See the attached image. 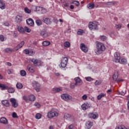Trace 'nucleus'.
Returning a JSON list of instances; mask_svg holds the SVG:
<instances>
[{
	"label": "nucleus",
	"instance_id": "58",
	"mask_svg": "<svg viewBox=\"0 0 129 129\" xmlns=\"http://www.w3.org/2000/svg\"><path fill=\"white\" fill-rule=\"evenodd\" d=\"M35 54V52L33 50L29 51V56H33Z\"/></svg>",
	"mask_w": 129,
	"mask_h": 129
},
{
	"label": "nucleus",
	"instance_id": "15",
	"mask_svg": "<svg viewBox=\"0 0 129 129\" xmlns=\"http://www.w3.org/2000/svg\"><path fill=\"white\" fill-rule=\"evenodd\" d=\"M0 122L3 124L7 125L8 123V119H7L5 117H2L0 118Z\"/></svg>",
	"mask_w": 129,
	"mask_h": 129
},
{
	"label": "nucleus",
	"instance_id": "4",
	"mask_svg": "<svg viewBox=\"0 0 129 129\" xmlns=\"http://www.w3.org/2000/svg\"><path fill=\"white\" fill-rule=\"evenodd\" d=\"M117 78H118V72L116 71L112 76V79L113 81H116L117 83H119V82H122V81H123V79Z\"/></svg>",
	"mask_w": 129,
	"mask_h": 129
},
{
	"label": "nucleus",
	"instance_id": "64",
	"mask_svg": "<svg viewBox=\"0 0 129 129\" xmlns=\"http://www.w3.org/2000/svg\"><path fill=\"white\" fill-rule=\"evenodd\" d=\"M52 22H53V23H55V24H58V20L56 19H53Z\"/></svg>",
	"mask_w": 129,
	"mask_h": 129
},
{
	"label": "nucleus",
	"instance_id": "46",
	"mask_svg": "<svg viewBox=\"0 0 129 129\" xmlns=\"http://www.w3.org/2000/svg\"><path fill=\"white\" fill-rule=\"evenodd\" d=\"M36 24L37 26H41L42 25V21L40 20H37L36 21Z\"/></svg>",
	"mask_w": 129,
	"mask_h": 129
},
{
	"label": "nucleus",
	"instance_id": "25",
	"mask_svg": "<svg viewBox=\"0 0 129 129\" xmlns=\"http://www.w3.org/2000/svg\"><path fill=\"white\" fill-rule=\"evenodd\" d=\"M17 29L19 33H21V34H24L25 29H24V28L22 27L18 26Z\"/></svg>",
	"mask_w": 129,
	"mask_h": 129
},
{
	"label": "nucleus",
	"instance_id": "41",
	"mask_svg": "<svg viewBox=\"0 0 129 129\" xmlns=\"http://www.w3.org/2000/svg\"><path fill=\"white\" fill-rule=\"evenodd\" d=\"M64 47H66V48H69L70 47V42L68 41H66L64 43Z\"/></svg>",
	"mask_w": 129,
	"mask_h": 129
},
{
	"label": "nucleus",
	"instance_id": "33",
	"mask_svg": "<svg viewBox=\"0 0 129 129\" xmlns=\"http://www.w3.org/2000/svg\"><path fill=\"white\" fill-rule=\"evenodd\" d=\"M43 7H40V6H37L35 8L36 11L38 14H41V12L42 11V9Z\"/></svg>",
	"mask_w": 129,
	"mask_h": 129
},
{
	"label": "nucleus",
	"instance_id": "18",
	"mask_svg": "<svg viewBox=\"0 0 129 129\" xmlns=\"http://www.w3.org/2000/svg\"><path fill=\"white\" fill-rule=\"evenodd\" d=\"M26 23L29 26H34V21L33 19L29 18L26 20Z\"/></svg>",
	"mask_w": 129,
	"mask_h": 129
},
{
	"label": "nucleus",
	"instance_id": "38",
	"mask_svg": "<svg viewBox=\"0 0 129 129\" xmlns=\"http://www.w3.org/2000/svg\"><path fill=\"white\" fill-rule=\"evenodd\" d=\"M125 93H126V91H125V90H122L121 92L120 91L118 92V94L119 95H124Z\"/></svg>",
	"mask_w": 129,
	"mask_h": 129
},
{
	"label": "nucleus",
	"instance_id": "53",
	"mask_svg": "<svg viewBox=\"0 0 129 129\" xmlns=\"http://www.w3.org/2000/svg\"><path fill=\"white\" fill-rule=\"evenodd\" d=\"M71 88L73 89V88H75V86H77V85L76 83H72L71 84Z\"/></svg>",
	"mask_w": 129,
	"mask_h": 129
},
{
	"label": "nucleus",
	"instance_id": "28",
	"mask_svg": "<svg viewBox=\"0 0 129 129\" xmlns=\"http://www.w3.org/2000/svg\"><path fill=\"white\" fill-rule=\"evenodd\" d=\"M118 63H120V64H125L127 63V60H126L125 58H120V61L118 62Z\"/></svg>",
	"mask_w": 129,
	"mask_h": 129
},
{
	"label": "nucleus",
	"instance_id": "61",
	"mask_svg": "<svg viewBox=\"0 0 129 129\" xmlns=\"http://www.w3.org/2000/svg\"><path fill=\"white\" fill-rule=\"evenodd\" d=\"M74 128V125L71 124L68 126L69 129H73Z\"/></svg>",
	"mask_w": 129,
	"mask_h": 129
},
{
	"label": "nucleus",
	"instance_id": "35",
	"mask_svg": "<svg viewBox=\"0 0 129 129\" xmlns=\"http://www.w3.org/2000/svg\"><path fill=\"white\" fill-rule=\"evenodd\" d=\"M16 87L18 89H22L23 88V84L21 83H17Z\"/></svg>",
	"mask_w": 129,
	"mask_h": 129
},
{
	"label": "nucleus",
	"instance_id": "1",
	"mask_svg": "<svg viewBox=\"0 0 129 129\" xmlns=\"http://www.w3.org/2000/svg\"><path fill=\"white\" fill-rule=\"evenodd\" d=\"M96 50L95 52L97 55H100L104 51H105V46L104 44L101 42H97L96 46Z\"/></svg>",
	"mask_w": 129,
	"mask_h": 129
},
{
	"label": "nucleus",
	"instance_id": "14",
	"mask_svg": "<svg viewBox=\"0 0 129 129\" xmlns=\"http://www.w3.org/2000/svg\"><path fill=\"white\" fill-rule=\"evenodd\" d=\"M81 50L84 52V53H87L88 52V47L84 43H81L80 45Z\"/></svg>",
	"mask_w": 129,
	"mask_h": 129
},
{
	"label": "nucleus",
	"instance_id": "54",
	"mask_svg": "<svg viewBox=\"0 0 129 129\" xmlns=\"http://www.w3.org/2000/svg\"><path fill=\"white\" fill-rule=\"evenodd\" d=\"M0 40L2 42H4L5 41V36L3 35H0Z\"/></svg>",
	"mask_w": 129,
	"mask_h": 129
},
{
	"label": "nucleus",
	"instance_id": "13",
	"mask_svg": "<svg viewBox=\"0 0 129 129\" xmlns=\"http://www.w3.org/2000/svg\"><path fill=\"white\" fill-rule=\"evenodd\" d=\"M74 80L76 82L75 83L77 85V86H81V85H82V84H83V82L82 81L81 79H80V78L78 77L75 78Z\"/></svg>",
	"mask_w": 129,
	"mask_h": 129
},
{
	"label": "nucleus",
	"instance_id": "39",
	"mask_svg": "<svg viewBox=\"0 0 129 129\" xmlns=\"http://www.w3.org/2000/svg\"><path fill=\"white\" fill-rule=\"evenodd\" d=\"M100 40H101V41H106V40H107V37L103 35V36H101L100 37Z\"/></svg>",
	"mask_w": 129,
	"mask_h": 129
},
{
	"label": "nucleus",
	"instance_id": "57",
	"mask_svg": "<svg viewBox=\"0 0 129 129\" xmlns=\"http://www.w3.org/2000/svg\"><path fill=\"white\" fill-rule=\"evenodd\" d=\"M115 28L116 29H118V30H119V29L121 28V25H120V24L116 25L115 26Z\"/></svg>",
	"mask_w": 129,
	"mask_h": 129
},
{
	"label": "nucleus",
	"instance_id": "23",
	"mask_svg": "<svg viewBox=\"0 0 129 129\" xmlns=\"http://www.w3.org/2000/svg\"><path fill=\"white\" fill-rule=\"evenodd\" d=\"M72 116L71 114L68 113H65L64 115V119H67L68 120H70L72 118Z\"/></svg>",
	"mask_w": 129,
	"mask_h": 129
},
{
	"label": "nucleus",
	"instance_id": "45",
	"mask_svg": "<svg viewBox=\"0 0 129 129\" xmlns=\"http://www.w3.org/2000/svg\"><path fill=\"white\" fill-rule=\"evenodd\" d=\"M73 4H74V5H75L76 7H79V6H80V3H79V2L76 1L73 2Z\"/></svg>",
	"mask_w": 129,
	"mask_h": 129
},
{
	"label": "nucleus",
	"instance_id": "19",
	"mask_svg": "<svg viewBox=\"0 0 129 129\" xmlns=\"http://www.w3.org/2000/svg\"><path fill=\"white\" fill-rule=\"evenodd\" d=\"M0 88L1 90H6L9 89V86L6 84H3L0 83Z\"/></svg>",
	"mask_w": 129,
	"mask_h": 129
},
{
	"label": "nucleus",
	"instance_id": "10",
	"mask_svg": "<svg viewBox=\"0 0 129 129\" xmlns=\"http://www.w3.org/2000/svg\"><path fill=\"white\" fill-rule=\"evenodd\" d=\"M61 97L62 99L65 100L66 101H68V100H71V99H72V96L67 94H63L61 96Z\"/></svg>",
	"mask_w": 129,
	"mask_h": 129
},
{
	"label": "nucleus",
	"instance_id": "16",
	"mask_svg": "<svg viewBox=\"0 0 129 129\" xmlns=\"http://www.w3.org/2000/svg\"><path fill=\"white\" fill-rule=\"evenodd\" d=\"M116 4H117V2L115 1L104 3V5H106V6H114L115 5H116Z\"/></svg>",
	"mask_w": 129,
	"mask_h": 129
},
{
	"label": "nucleus",
	"instance_id": "17",
	"mask_svg": "<svg viewBox=\"0 0 129 129\" xmlns=\"http://www.w3.org/2000/svg\"><path fill=\"white\" fill-rule=\"evenodd\" d=\"M93 125V123L91 121H87L86 123V127L87 129H90Z\"/></svg>",
	"mask_w": 129,
	"mask_h": 129
},
{
	"label": "nucleus",
	"instance_id": "48",
	"mask_svg": "<svg viewBox=\"0 0 129 129\" xmlns=\"http://www.w3.org/2000/svg\"><path fill=\"white\" fill-rule=\"evenodd\" d=\"M46 13H47V10L42 7L40 14H46Z\"/></svg>",
	"mask_w": 129,
	"mask_h": 129
},
{
	"label": "nucleus",
	"instance_id": "2",
	"mask_svg": "<svg viewBox=\"0 0 129 129\" xmlns=\"http://www.w3.org/2000/svg\"><path fill=\"white\" fill-rule=\"evenodd\" d=\"M24 45H25V41H22L20 44H18L17 46L15 47L13 49L10 48L5 49V53H12L13 51L16 52L21 49Z\"/></svg>",
	"mask_w": 129,
	"mask_h": 129
},
{
	"label": "nucleus",
	"instance_id": "62",
	"mask_svg": "<svg viewBox=\"0 0 129 129\" xmlns=\"http://www.w3.org/2000/svg\"><path fill=\"white\" fill-rule=\"evenodd\" d=\"M85 79L87 80V81H91V77H86Z\"/></svg>",
	"mask_w": 129,
	"mask_h": 129
},
{
	"label": "nucleus",
	"instance_id": "44",
	"mask_svg": "<svg viewBox=\"0 0 129 129\" xmlns=\"http://www.w3.org/2000/svg\"><path fill=\"white\" fill-rule=\"evenodd\" d=\"M24 31H25V32H27V33L31 32V29L30 28H29L28 27H26V26H25L24 27Z\"/></svg>",
	"mask_w": 129,
	"mask_h": 129
},
{
	"label": "nucleus",
	"instance_id": "55",
	"mask_svg": "<svg viewBox=\"0 0 129 129\" xmlns=\"http://www.w3.org/2000/svg\"><path fill=\"white\" fill-rule=\"evenodd\" d=\"M34 106H35L37 108H39L41 106L39 103H35L34 104Z\"/></svg>",
	"mask_w": 129,
	"mask_h": 129
},
{
	"label": "nucleus",
	"instance_id": "63",
	"mask_svg": "<svg viewBox=\"0 0 129 129\" xmlns=\"http://www.w3.org/2000/svg\"><path fill=\"white\" fill-rule=\"evenodd\" d=\"M45 33H46V32H45V31H41L40 32L41 36H42V37H44Z\"/></svg>",
	"mask_w": 129,
	"mask_h": 129
},
{
	"label": "nucleus",
	"instance_id": "7",
	"mask_svg": "<svg viewBox=\"0 0 129 129\" xmlns=\"http://www.w3.org/2000/svg\"><path fill=\"white\" fill-rule=\"evenodd\" d=\"M47 116L48 118H53L55 116H58V112L52 110L48 112Z\"/></svg>",
	"mask_w": 129,
	"mask_h": 129
},
{
	"label": "nucleus",
	"instance_id": "21",
	"mask_svg": "<svg viewBox=\"0 0 129 129\" xmlns=\"http://www.w3.org/2000/svg\"><path fill=\"white\" fill-rule=\"evenodd\" d=\"M43 22H44V23H45V24H46L47 25H50L51 23H52L50 19L46 18H44L43 19Z\"/></svg>",
	"mask_w": 129,
	"mask_h": 129
},
{
	"label": "nucleus",
	"instance_id": "51",
	"mask_svg": "<svg viewBox=\"0 0 129 129\" xmlns=\"http://www.w3.org/2000/svg\"><path fill=\"white\" fill-rule=\"evenodd\" d=\"M12 117H13V118H18V115L17 114V113L13 112V114H12Z\"/></svg>",
	"mask_w": 129,
	"mask_h": 129
},
{
	"label": "nucleus",
	"instance_id": "50",
	"mask_svg": "<svg viewBox=\"0 0 129 129\" xmlns=\"http://www.w3.org/2000/svg\"><path fill=\"white\" fill-rule=\"evenodd\" d=\"M78 35H81L83 34V30L80 29L78 32H77Z\"/></svg>",
	"mask_w": 129,
	"mask_h": 129
},
{
	"label": "nucleus",
	"instance_id": "36",
	"mask_svg": "<svg viewBox=\"0 0 129 129\" xmlns=\"http://www.w3.org/2000/svg\"><path fill=\"white\" fill-rule=\"evenodd\" d=\"M50 44H51V42H50L49 41H44L42 42V45H43V46H44V47L49 46V45H50Z\"/></svg>",
	"mask_w": 129,
	"mask_h": 129
},
{
	"label": "nucleus",
	"instance_id": "26",
	"mask_svg": "<svg viewBox=\"0 0 129 129\" xmlns=\"http://www.w3.org/2000/svg\"><path fill=\"white\" fill-rule=\"evenodd\" d=\"M89 118H93V119H95L96 117H97V115L94 113H91L88 115Z\"/></svg>",
	"mask_w": 129,
	"mask_h": 129
},
{
	"label": "nucleus",
	"instance_id": "29",
	"mask_svg": "<svg viewBox=\"0 0 129 129\" xmlns=\"http://www.w3.org/2000/svg\"><path fill=\"white\" fill-rule=\"evenodd\" d=\"M29 101H35L36 100V97L34 95H30L29 96Z\"/></svg>",
	"mask_w": 129,
	"mask_h": 129
},
{
	"label": "nucleus",
	"instance_id": "31",
	"mask_svg": "<svg viewBox=\"0 0 129 129\" xmlns=\"http://www.w3.org/2000/svg\"><path fill=\"white\" fill-rule=\"evenodd\" d=\"M8 92H9V93H15V89L13 87H10L9 88L8 87Z\"/></svg>",
	"mask_w": 129,
	"mask_h": 129
},
{
	"label": "nucleus",
	"instance_id": "6",
	"mask_svg": "<svg viewBox=\"0 0 129 129\" xmlns=\"http://www.w3.org/2000/svg\"><path fill=\"white\" fill-rule=\"evenodd\" d=\"M113 61L115 62V63H118L120 60V54L119 53L116 52L114 54V57L113 58Z\"/></svg>",
	"mask_w": 129,
	"mask_h": 129
},
{
	"label": "nucleus",
	"instance_id": "5",
	"mask_svg": "<svg viewBox=\"0 0 129 129\" xmlns=\"http://www.w3.org/2000/svg\"><path fill=\"white\" fill-rule=\"evenodd\" d=\"M32 85L37 92H40V91L41 90V85L39 83L34 81Z\"/></svg>",
	"mask_w": 129,
	"mask_h": 129
},
{
	"label": "nucleus",
	"instance_id": "22",
	"mask_svg": "<svg viewBox=\"0 0 129 129\" xmlns=\"http://www.w3.org/2000/svg\"><path fill=\"white\" fill-rule=\"evenodd\" d=\"M15 20L17 23H21L22 21V17L20 15H17L15 18Z\"/></svg>",
	"mask_w": 129,
	"mask_h": 129
},
{
	"label": "nucleus",
	"instance_id": "8",
	"mask_svg": "<svg viewBox=\"0 0 129 129\" xmlns=\"http://www.w3.org/2000/svg\"><path fill=\"white\" fill-rule=\"evenodd\" d=\"M68 63V58L66 57H62L60 62V66L62 68H65L67 66Z\"/></svg>",
	"mask_w": 129,
	"mask_h": 129
},
{
	"label": "nucleus",
	"instance_id": "47",
	"mask_svg": "<svg viewBox=\"0 0 129 129\" xmlns=\"http://www.w3.org/2000/svg\"><path fill=\"white\" fill-rule=\"evenodd\" d=\"M63 5L66 8H69V3L64 2L63 3Z\"/></svg>",
	"mask_w": 129,
	"mask_h": 129
},
{
	"label": "nucleus",
	"instance_id": "32",
	"mask_svg": "<svg viewBox=\"0 0 129 129\" xmlns=\"http://www.w3.org/2000/svg\"><path fill=\"white\" fill-rule=\"evenodd\" d=\"M105 96V94L103 93H101L97 96V99L98 100H100V99H101L102 97H104Z\"/></svg>",
	"mask_w": 129,
	"mask_h": 129
},
{
	"label": "nucleus",
	"instance_id": "34",
	"mask_svg": "<svg viewBox=\"0 0 129 129\" xmlns=\"http://www.w3.org/2000/svg\"><path fill=\"white\" fill-rule=\"evenodd\" d=\"M27 69L28 71L31 73H34V72H35V70L34 69V68H33V67H28Z\"/></svg>",
	"mask_w": 129,
	"mask_h": 129
},
{
	"label": "nucleus",
	"instance_id": "40",
	"mask_svg": "<svg viewBox=\"0 0 129 129\" xmlns=\"http://www.w3.org/2000/svg\"><path fill=\"white\" fill-rule=\"evenodd\" d=\"M24 11L26 14H31L32 12L31 10L29 9L28 8H25L24 9Z\"/></svg>",
	"mask_w": 129,
	"mask_h": 129
},
{
	"label": "nucleus",
	"instance_id": "3",
	"mask_svg": "<svg viewBox=\"0 0 129 129\" xmlns=\"http://www.w3.org/2000/svg\"><path fill=\"white\" fill-rule=\"evenodd\" d=\"M98 23L97 22H90L89 23V28L90 30H98Z\"/></svg>",
	"mask_w": 129,
	"mask_h": 129
},
{
	"label": "nucleus",
	"instance_id": "30",
	"mask_svg": "<svg viewBox=\"0 0 129 129\" xmlns=\"http://www.w3.org/2000/svg\"><path fill=\"white\" fill-rule=\"evenodd\" d=\"M60 91H62V90L59 88L52 89V92H53V93H57L58 92H60Z\"/></svg>",
	"mask_w": 129,
	"mask_h": 129
},
{
	"label": "nucleus",
	"instance_id": "43",
	"mask_svg": "<svg viewBox=\"0 0 129 129\" xmlns=\"http://www.w3.org/2000/svg\"><path fill=\"white\" fill-rule=\"evenodd\" d=\"M22 98L23 100H25V101H26V102H29V98H28V97H27L26 96H23L22 97Z\"/></svg>",
	"mask_w": 129,
	"mask_h": 129
},
{
	"label": "nucleus",
	"instance_id": "20",
	"mask_svg": "<svg viewBox=\"0 0 129 129\" xmlns=\"http://www.w3.org/2000/svg\"><path fill=\"white\" fill-rule=\"evenodd\" d=\"M2 104L4 105L5 106H6L7 107H9L10 106V103L9 102V101L7 100H4L2 101Z\"/></svg>",
	"mask_w": 129,
	"mask_h": 129
},
{
	"label": "nucleus",
	"instance_id": "24",
	"mask_svg": "<svg viewBox=\"0 0 129 129\" xmlns=\"http://www.w3.org/2000/svg\"><path fill=\"white\" fill-rule=\"evenodd\" d=\"M0 9H1V10H5V9H6V4H5L2 0H0Z\"/></svg>",
	"mask_w": 129,
	"mask_h": 129
},
{
	"label": "nucleus",
	"instance_id": "49",
	"mask_svg": "<svg viewBox=\"0 0 129 129\" xmlns=\"http://www.w3.org/2000/svg\"><path fill=\"white\" fill-rule=\"evenodd\" d=\"M115 129H126L123 125H120L117 126Z\"/></svg>",
	"mask_w": 129,
	"mask_h": 129
},
{
	"label": "nucleus",
	"instance_id": "42",
	"mask_svg": "<svg viewBox=\"0 0 129 129\" xmlns=\"http://www.w3.org/2000/svg\"><path fill=\"white\" fill-rule=\"evenodd\" d=\"M42 117V115H41L40 113H38L35 115V118L36 119H40Z\"/></svg>",
	"mask_w": 129,
	"mask_h": 129
},
{
	"label": "nucleus",
	"instance_id": "60",
	"mask_svg": "<svg viewBox=\"0 0 129 129\" xmlns=\"http://www.w3.org/2000/svg\"><path fill=\"white\" fill-rule=\"evenodd\" d=\"M8 73L9 75H10V74H12V73H13V70L9 69L8 70Z\"/></svg>",
	"mask_w": 129,
	"mask_h": 129
},
{
	"label": "nucleus",
	"instance_id": "12",
	"mask_svg": "<svg viewBox=\"0 0 129 129\" xmlns=\"http://www.w3.org/2000/svg\"><path fill=\"white\" fill-rule=\"evenodd\" d=\"M81 107L83 110H86L91 107V104L89 102L85 103L82 105Z\"/></svg>",
	"mask_w": 129,
	"mask_h": 129
},
{
	"label": "nucleus",
	"instance_id": "27",
	"mask_svg": "<svg viewBox=\"0 0 129 129\" xmlns=\"http://www.w3.org/2000/svg\"><path fill=\"white\" fill-rule=\"evenodd\" d=\"M95 7V6H94V3H90L87 5V8H88V9H89L90 10L94 9Z\"/></svg>",
	"mask_w": 129,
	"mask_h": 129
},
{
	"label": "nucleus",
	"instance_id": "52",
	"mask_svg": "<svg viewBox=\"0 0 129 129\" xmlns=\"http://www.w3.org/2000/svg\"><path fill=\"white\" fill-rule=\"evenodd\" d=\"M101 84V81H96L95 82V85H100Z\"/></svg>",
	"mask_w": 129,
	"mask_h": 129
},
{
	"label": "nucleus",
	"instance_id": "37",
	"mask_svg": "<svg viewBox=\"0 0 129 129\" xmlns=\"http://www.w3.org/2000/svg\"><path fill=\"white\" fill-rule=\"evenodd\" d=\"M20 75L23 77L26 76V75H27V72H26L24 70H21L20 71Z\"/></svg>",
	"mask_w": 129,
	"mask_h": 129
},
{
	"label": "nucleus",
	"instance_id": "56",
	"mask_svg": "<svg viewBox=\"0 0 129 129\" xmlns=\"http://www.w3.org/2000/svg\"><path fill=\"white\" fill-rule=\"evenodd\" d=\"M24 51L25 52V54L26 55H28L29 54V53H30V50L28 49H26L24 50Z\"/></svg>",
	"mask_w": 129,
	"mask_h": 129
},
{
	"label": "nucleus",
	"instance_id": "9",
	"mask_svg": "<svg viewBox=\"0 0 129 129\" xmlns=\"http://www.w3.org/2000/svg\"><path fill=\"white\" fill-rule=\"evenodd\" d=\"M31 62L33 63L34 65L35 66H36L38 67L39 66H41L42 65V61L39 59H33L31 60Z\"/></svg>",
	"mask_w": 129,
	"mask_h": 129
},
{
	"label": "nucleus",
	"instance_id": "11",
	"mask_svg": "<svg viewBox=\"0 0 129 129\" xmlns=\"http://www.w3.org/2000/svg\"><path fill=\"white\" fill-rule=\"evenodd\" d=\"M10 102H11L13 107L14 108H17L19 106V103L17 102V100L15 98H11L10 99Z\"/></svg>",
	"mask_w": 129,
	"mask_h": 129
},
{
	"label": "nucleus",
	"instance_id": "59",
	"mask_svg": "<svg viewBox=\"0 0 129 129\" xmlns=\"http://www.w3.org/2000/svg\"><path fill=\"white\" fill-rule=\"evenodd\" d=\"M82 98L83 100H86L87 99V95H84L82 96Z\"/></svg>",
	"mask_w": 129,
	"mask_h": 129
}]
</instances>
